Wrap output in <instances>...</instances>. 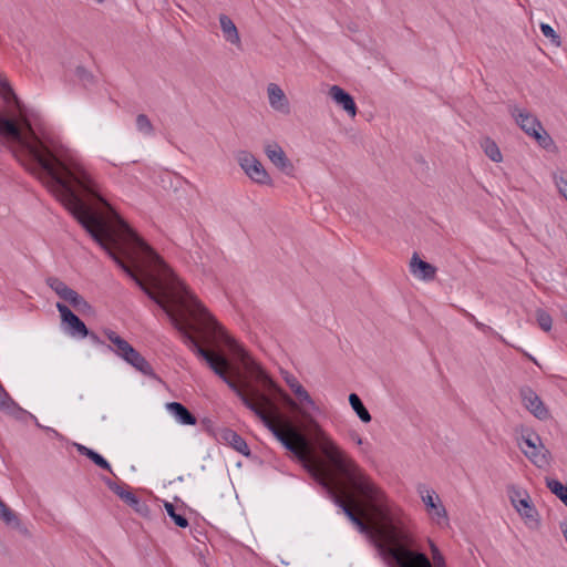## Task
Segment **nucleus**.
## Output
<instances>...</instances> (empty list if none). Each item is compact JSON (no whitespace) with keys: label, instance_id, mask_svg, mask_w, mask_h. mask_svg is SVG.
Wrapping results in <instances>:
<instances>
[{"label":"nucleus","instance_id":"obj_1","mask_svg":"<svg viewBox=\"0 0 567 567\" xmlns=\"http://www.w3.org/2000/svg\"><path fill=\"white\" fill-rule=\"evenodd\" d=\"M76 220L141 290L166 312L171 323L192 351L207 363L313 476L319 481L326 476L328 483L329 478L334 480L347 488L338 475L341 474L365 495L371 496L375 493L372 480L357 463L353 473L347 475L323 453L327 462L319 460L313 455L307 437L300 431L292 426L281 430L275 424L272 417L279 413V410L271 398L258 389L244 390L228 375L227 358L203 347L194 332L203 333L207 344L213 343L217 337L227 343L231 340L203 303L124 219H112V227L102 219Z\"/></svg>","mask_w":567,"mask_h":567},{"label":"nucleus","instance_id":"obj_2","mask_svg":"<svg viewBox=\"0 0 567 567\" xmlns=\"http://www.w3.org/2000/svg\"><path fill=\"white\" fill-rule=\"evenodd\" d=\"M373 487L375 493L365 496L374 502L377 548L398 567H433L417 546L411 519L374 483Z\"/></svg>","mask_w":567,"mask_h":567},{"label":"nucleus","instance_id":"obj_3","mask_svg":"<svg viewBox=\"0 0 567 567\" xmlns=\"http://www.w3.org/2000/svg\"><path fill=\"white\" fill-rule=\"evenodd\" d=\"M269 389L277 391L284 402L307 422L310 432L320 450L342 473L349 475L355 470V461L352 460L321 427L310 411H319V408L310 396L309 392L302 386L296 377L289 374L285 378L286 383L297 396L299 403L293 401L286 392L269 379L264 371L259 370L257 375Z\"/></svg>","mask_w":567,"mask_h":567},{"label":"nucleus","instance_id":"obj_4","mask_svg":"<svg viewBox=\"0 0 567 567\" xmlns=\"http://www.w3.org/2000/svg\"><path fill=\"white\" fill-rule=\"evenodd\" d=\"M340 480L346 484L343 488L334 480L326 476L320 483L331 494L334 504L340 507L348 519L358 528L361 534L368 535L375 543L379 540V535L375 530V514L374 502L369 499L365 494L360 491L350 480L346 476L338 474Z\"/></svg>","mask_w":567,"mask_h":567},{"label":"nucleus","instance_id":"obj_5","mask_svg":"<svg viewBox=\"0 0 567 567\" xmlns=\"http://www.w3.org/2000/svg\"><path fill=\"white\" fill-rule=\"evenodd\" d=\"M508 112L519 128L534 138L542 148L547 151L555 148L554 140L536 115L516 104H509Z\"/></svg>","mask_w":567,"mask_h":567},{"label":"nucleus","instance_id":"obj_6","mask_svg":"<svg viewBox=\"0 0 567 567\" xmlns=\"http://www.w3.org/2000/svg\"><path fill=\"white\" fill-rule=\"evenodd\" d=\"M518 445L524 455L538 468H545L550 464V452L542 443L539 435L534 433L522 436Z\"/></svg>","mask_w":567,"mask_h":567},{"label":"nucleus","instance_id":"obj_7","mask_svg":"<svg viewBox=\"0 0 567 567\" xmlns=\"http://www.w3.org/2000/svg\"><path fill=\"white\" fill-rule=\"evenodd\" d=\"M236 158L241 169L252 182L260 185L271 184V178L265 169L264 165L251 153L247 151H240Z\"/></svg>","mask_w":567,"mask_h":567},{"label":"nucleus","instance_id":"obj_8","mask_svg":"<svg viewBox=\"0 0 567 567\" xmlns=\"http://www.w3.org/2000/svg\"><path fill=\"white\" fill-rule=\"evenodd\" d=\"M56 309L60 312L62 323L65 324L64 331L69 336L78 338H86L89 336V329L85 323L68 306L58 302Z\"/></svg>","mask_w":567,"mask_h":567},{"label":"nucleus","instance_id":"obj_9","mask_svg":"<svg viewBox=\"0 0 567 567\" xmlns=\"http://www.w3.org/2000/svg\"><path fill=\"white\" fill-rule=\"evenodd\" d=\"M519 395L524 406L538 420H547L549 417V411L545 406L542 399L537 393L529 386H523L519 390Z\"/></svg>","mask_w":567,"mask_h":567},{"label":"nucleus","instance_id":"obj_10","mask_svg":"<svg viewBox=\"0 0 567 567\" xmlns=\"http://www.w3.org/2000/svg\"><path fill=\"white\" fill-rule=\"evenodd\" d=\"M264 151L268 159L281 172L290 174L293 171V164L278 143H267Z\"/></svg>","mask_w":567,"mask_h":567},{"label":"nucleus","instance_id":"obj_11","mask_svg":"<svg viewBox=\"0 0 567 567\" xmlns=\"http://www.w3.org/2000/svg\"><path fill=\"white\" fill-rule=\"evenodd\" d=\"M423 503L425 504L426 511L431 515L432 519L435 520L436 524L441 525L442 522L447 524L449 516L446 508L441 503L440 497L435 494V492H426L425 495H421Z\"/></svg>","mask_w":567,"mask_h":567},{"label":"nucleus","instance_id":"obj_12","mask_svg":"<svg viewBox=\"0 0 567 567\" xmlns=\"http://www.w3.org/2000/svg\"><path fill=\"white\" fill-rule=\"evenodd\" d=\"M267 95L270 107L284 115L290 114V103L284 90L276 83L267 85Z\"/></svg>","mask_w":567,"mask_h":567},{"label":"nucleus","instance_id":"obj_13","mask_svg":"<svg viewBox=\"0 0 567 567\" xmlns=\"http://www.w3.org/2000/svg\"><path fill=\"white\" fill-rule=\"evenodd\" d=\"M329 96L351 117L357 115V105L353 97L339 85L329 89Z\"/></svg>","mask_w":567,"mask_h":567},{"label":"nucleus","instance_id":"obj_14","mask_svg":"<svg viewBox=\"0 0 567 567\" xmlns=\"http://www.w3.org/2000/svg\"><path fill=\"white\" fill-rule=\"evenodd\" d=\"M410 271L416 278L424 281L433 280L436 275V268L432 264L422 260L419 257L417 252H414L412 255V258L410 260Z\"/></svg>","mask_w":567,"mask_h":567},{"label":"nucleus","instance_id":"obj_15","mask_svg":"<svg viewBox=\"0 0 567 567\" xmlns=\"http://www.w3.org/2000/svg\"><path fill=\"white\" fill-rule=\"evenodd\" d=\"M128 364L134 367L137 371L142 372L147 377H155L154 370L152 365L147 362V360L133 347H131L125 354L121 357Z\"/></svg>","mask_w":567,"mask_h":567},{"label":"nucleus","instance_id":"obj_16","mask_svg":"<svg viewBox=\"0 0 567 567\" xmlns=\"http://www.w3.org/2000/svg\"><path fill=\"white\" fill-rule=\"evenodd\" d=\"M166 409L183 425H195L197 423L195 415L179 402H169L166 404Z\"/></svg>","mask_w":567,"mask_h":567},{"label":"nucleus","instance_id":"obj_17","mask_svg":"<svg viewBox=\"0 0 567 567\" xmlns=\"http://www.w3.org/2000/svg\"><path fill=\"white\" fill-rule=\"evenodd\" d=\"M0 519L8 526L19 530L22 535L29 536V529L22 524L17 514L0 499Z\"/></svg>","mask_w":567,"mask_h":567},{"label":"nucleus","instance_id":"obj_18","mask_svg":"<svg viewBox=\"0 0 567 567\" xmlns=\"http://www.w3.org/2000/svg\"><path fill=\"white\" fill-rule=\"evenodd\" d=\"M516 511L526 520V523H533L535 526L538 525V513L535 506L530 502V497L527 492H524V498L519 499V505H515Z\"/></svg>","mask_w":567,"mask_h":567},{"label":"nucleus","instance_id":"obj_19","mask_svg":"<svg viewBox=\"0 0 567 567\" xmlns=\"http://www.w3.org/2000/svg\"><path fill=\"white\" fill-rule=\"evenodd\" d=\"M0 409L17 420H22L29 415V412L20 408L6 390L0 395Z\"/></svg>","mask_w":567,"mask_h":567},{"label":"nucleus","instance_id":"obj_20","mask_svg":"<svg viewBox=\"0 0 567 567\" xmlns=\"http://www.w3.org/2000/svg\"><path fill=\"white\" fill-rule=\"evenodd\" d=\"M219 23L226 41L230 42L231 44H235L236 47H240L241 41L239 32L233 20L226 14H220Z\"/></svg>","mask_w":567,"mask_h":567},{"label":"nucleus","instance_id":"obj_21","mask_svg":"<svg viewBox=\"0 0 567 567\" xmlns=\"http://www.w3.org/2000/svg\"><path fill=\"white\" fill-rule=\"evenodd\" d=\"M221 439L227 442L235 451L241 453L245 456L250 455V450L246 441L233 430H225L221 433Z\"/></svg>","mask_w":567,"mask_h":567},{"label":"nucleus","instance_id":"obj_22","mask_svg":"<svg viewBox=\"0 0 567 567\" xmlns=\"http://www.w3.org/2000/svg\"><path fill=\"white\" fill-rule=\"evenodd\" d=\"M105 336L113 344L109 348L114 351L120 358L126 353V351L132 347L125 339L120 337L115 331L113 330H105Z\"/></svg>","mask_w":567,"mask_h":567},{"label":"nucleus","instance_id":"obj_23","mask_svg":"<svg viewBox=\"0 0 567 567\" xmlns=\"http://www.w3.org/2000/svg\"><path fill=\"white\" fill-rule=\"evenodd\" d=\"M65 301L82 315H92L94 312L93 307L75 290L72 291Z\"/></svg>","mask_w":567,"mask_h":567},{"label":"nucleus","instance_id":"obj_24","mask_svg":"<svg viewBox=\"0 0 567 567\" xmlns=\"http://www.w3.org/2000/svg\"><path fill=\"white\" fill-rule=\"evenodd\" d=\"M349 403L352 408V410L355 412V414L358 415V417L363 422V423H369L371 422L372 417H371V414L370 412L367 410V408L364 406V404L362 403L361 399L359 398L358 394L355 393H351L349 395Z\"/></svg>","mask_w":567,"mask_h":567},{"label":"nucleus","instance_id":"obj_25","mask_svg":"<svg viewBox=\"0 0 567 567\" xmlns=\"http://www.w3.org/2000/svg\"><path fill=\"white\" fill-rule=\"evenodd\" d=\"M47 285L64 301L72 293L73 289L68 287L61 279L56 277H49Z\"/></svg>","mask_w":567,"mask_h":567},{"label":"nucleus","instance_id":"obj_26","mask_svg":"<svg viewBox=\"0 0 567 567\" xmlns=\"http://www.w3.org/2000/svg\"><path fill=\"white\" fill-rule=\"evenodd\" d=\"M546 486L567 506V485L555 478H546Z\"/></svg>","mask_w":567,"mask_h":567},{"label":"nucleus","instance_id":"obj_27","mask_svg":"<svg viewBox=\"0 0 567 567\" xmlns=\"http://www.w3.org/2000/svg\"><path fill=\"white\" fill-rule=\"evenodd\" d=\"M482 147L484 148L486 156H488L493 162H496V163L502 162V159H503L502 153L499 151V147L493 140L486 137L482 142Z\"/></svg>","mask_w":567,"mask_h":567},{"label":"nucleus","instance_id":"obj_28","mask_svg":"<svg viewBox=\"0 0 567 567\" xmlns=\"http://www.w3.org/2000/svg\"><path fill=\"white\" fill-rule=\"evenodd\" d=\"M121 499L140 514H145L148 511L146 504L141 502L131 491L121 495Z\"/></svg>","mask_w":567,"mask_h":567},{"label":"nucleus","instance_id":"obj_29","mask_svg":"<svg viewBox=\"0 0 567 567\" xmlns=\"http://www.w3.org/2000/svg\"><path fill=\"white\" fill-rule=\"evenodd\" d=\"M75 75L83 86L92 85L95 82L93 73L83 65L75 68Z\"/></svg>","mask_w":567,"mask_h":567},{"label":"nucleus","instance_id":"obj_30","mask_svg":"<svg viewBox=\"0 0 567 567\" xmlns=\"http://www.w3.org/2000/svg\"><path fill=\"white\" fill-rule=\"evenodd\" d=\"M165 509L168 514V516L174 520V523L182 528H185L188 526V520L185 516L177 514L175 511V506L172 503H165Z\"/></svg>","mask_w":567,"mask_h":567},{"label":"nucleus","instance_id":"obj_31","mask_svg":"<svg viewBox=\"0 0 567 567\" xmlns=\"http://www.w3.org/2000/svg\"><path fill=\"white\" fill-rule=\"evenodd\" d=\"M536 320H537L538 326L544 331H549L551 329V326H553L551 316L544 309L539 308L536 310Z\"/></svg>","mask_w":567,"mask_h":567},{"label":"nucleus","instance_id":"obj_32","mask_svg":"<svg viewBox=\"0 0 567 567\" xmlns=\"http://www.w3.org/2000/svg\"><path fill=\"white\" fill-rule=\"evenodd\" d=\"M429 545H430V549H431V554H432V566L433 567H446V563H445V558L443 556V554L441 553V550L439 549V547L431 540L429 539Z\"/></svg>","mask_w":567,"mask_h":567},{"label":"nucleus","instance_id":"obj_33","mask_svg":"<svg viewBox=\"0 0 567 567\" xmlns=\"http://www.w3.org/2000/svg\"><path fill=\"white\" fill-rule=\"evenodd\" d=\"M136 127L140 132L152 135L154 133V126L147 115L138 114L136 117Z\"/></svg>","mask_w":567,"mask_h":567},{"label":"nucleus","instance_id":"obj_34","mask_svg":"<svg viewBox=\"0 0 567 567\" xmlns=\"http://www.w3.org/2000/svg\"><path fill=\"white\" fill-rule=\"evenodd\" d=\"M553 178L559 194L567 200V172L555 173Z\"/></svg>","mask_w":567,"mask_h":567},{"label":"nucleus","instance_id":"obj_35","mask_svg":"<svg viewBox=\"0 0 567 567\" xmlns=\"http://www.w3.org/2000/svg\"><path fill=\"white\" fill-rule=\"evenodd\" d=\"M540 30H542L544 37L548 38L553 44H555L556 47H560L561 39L549 24L542 23Z\"/></svg>","mask_w":567,"mask_h":567},{"label":"nucleus","instance_id":"obj_36","mask_svg":"<svg viewBox=\"0 0 567 567\" xmlns=\"http://www.w3.org/2000/svg\"><path fill=\"white\" fill-rule=\"evenodd\" d=\"M90 460L99 467L112 472L110 463L97 452L94 451V453L91 455Z\"/></svg>","mask_w":567,"mask_h":567},{"label":"nucleus","instance_id":"obj_37","mask_svg":"<svg viewBox=\"0 0 567 567\" xmlns=\"http://www.w3.org/2000/svg\"><path fill=\"white\" fill-rule=\"evenodd\" d=\"M107 487L114 492L120 498H121V495H124L125 493H127L128 491L124 489L121 485H118L117 483L111 481V480H106L105 481Z\"/></svg>","mask_w":567,"mask_h":567},{"label":"nucleus","instance_id":"obj_38","mask_svg":"<svg viewBox=\"0 0 567 567\" xmlns=\"http://www.w3.org/2000/svg\"><path fill=\"white\" fill-rule=\"evenodd\" d=\"M524 492H525V491H520V489H518V488H513V489L511 491V495H509V497H511V501H512V503H513V505H514V506H515V505H519V499H520V498H524Z\"/></svg>","mask_w":567,"mask_h":567},{"label":"nucleus","instance_id":"obj_39","mask_svg":"<svg viewBox=\"0 0 567 567\" xmlns=\"http://www.w3.org/2000/svg\"><path fill=\"white\" fill-rule=\"evenodd\" d=\"M76 447H78L79 453L81 455L86 456L87 458H90L91 455L94 453L93 450H91V449H89V447H86L84 445H81V444H78Z\"/></svg>","mask_w":567,"mask_h":567},{"label":"nucleus","instance_id":"obj_40","mask_svg":"<svg viewBox=\"0 0 567 567\" xmlns=\"http://www.w3.org/2000/svg\"><path fill=\"white\" fill-rule=\"evenodd\" d=\"M349 437H350V440H352V441H353L355 444H358V445H362V443H363L362 437H361V436H360V434H359L358 432H355V431H350V432H349Z\"/></svg>","mask_w":567,"mask_h":567},{"label":"nucleus","instance_id":"obj_41","mask_svg":"<svg viewBox=\"0 0 567 567\" xmlns=\"http://www.w3.org/2000/svg\"><path fill=\"white\" fill-rule=\"evenodd\" d=\"M28 416H29V417H31V419L35 422L37 426H39V427H41V429H44V426H42V425L40 424V422L38 421V419H37L33 414L29 413V415H28ZM45 430H47V431H50V432H53V433H55V434H56V432H55L53 429H51V427H45Z\"/></svg>","mask_w":567,"mask_h":567},{"label":"nucleus","instance_id":"obj_42","mask_svg":"<svg viewBox=\"0 0 567 567\" xmlns=\"http://www.w3.org/2000/svg\"><path fill=\"white\" fill-rule=\"evenodd\" d=\"M559 527H560V530L567 542V520L561 522Z\"/></svg>","mask_w":567,"mask_h":567},{"label":"nucleus","instance_id":"obj_43","mask_svg":"<svg viewBox=\"0 0 567 567\" xmlns=\"http://www.w3.org/2000/svg\"><path fill=\"white\" fill-rule=\"evenodd\" d=\"M93 342L95 343H102V341L100 340V338L97 337V334H95L94 332H90L89 331V336H87Z\"/></svg>","mask_w":567,"mask_h":567},{"label":"nucleus","instance_id":"obj_44","mask_svg":"<svg viewBox=\"0 0 567 567\" xmlns=\"http://www.w3.org/2000/svg\"><path fill=\"white\" fill-rule=\"evenodd\" d=\"M4 388L0 384V395L3 393Z\"/></svg>","mask_w":567,"mask_h":567},{"label":"nucleus","instance_id":"obj_45","mask_svg":"<svg viewBox=\"0 0 567 567\" xmlns=\"http://www.w3.org/2000/svg\"><path fill=\"white\" fill-rule=\"evenodd\" d=\"M96 1L101 3V2H103L104 0H96Z\"/></svg>","mask_w":567,"mask_h":567}]
</instances>
